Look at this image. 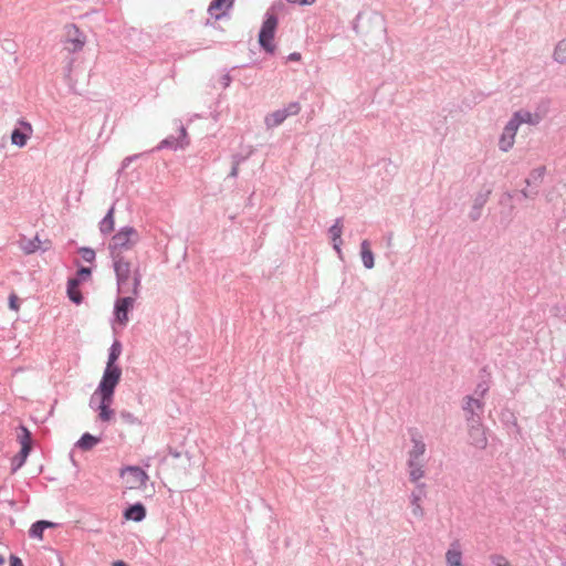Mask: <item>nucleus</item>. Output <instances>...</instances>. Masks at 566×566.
Instances as JSON below:
<instances>
[{
	"mask_svg": "<svg viewBox=\"0 0 566 566\" xmlns=\"http://www.w3.org/2000/svg\"><path fill=\"white\" fill-rule=\"evenodd\" d=\"M114 271L117 280L118 292L123 294H133L138 296L142 275L136 269L130 276V263L125 258H118L113 261Z\"/></svg>",
	"mask_w": 566,
	"mask_h": 566,
	"instance_id": "f257e3e1",
	"label": "nucleus"
},
{
	"mask_svg": "<svg viewBox=\"0 0 566 566\" xmlns=\"http://www.w3.org/2000/svg\"><path fill=\"white\" fill-rule=\"evenodd\" d=\"M138 240V233L133 227L122 228L113 238L109 243V251L113 261L118 258H124L122 252L132 249Z\"/></svg>",
	"mask_w": 566,
	"mask_h": 566,
	"instance_id": "f03ea898",
	"label": "nucleus"
},
{
	"mask_svg": "<svg viewBox=\"0 0 566 566\" xmlns=\"http://www.w3.org/2000/svg\"><path fill=\"white\" fill-rule=\"evenodd\" d=\"M122 369L119 367H108L106 366L101 379V382L95 391L103 397L108 399L114 396L115 388L120 380Z\"/></svg>",
	"mask_w": 566,
	"mask_h": 566,
	"instance_id": "7ed1b4c3",
	"label": "nucleus"
},
{
	"mask_svg": "<svg viewBox=\"0 0 566 566\" xmlns=\"http://www.w3.org/2000/svg\"><path fill=\"white\" fill-rule=\"evenodd\" d=\"M276 25L277 18L274 14L268 13L259 33L260 46L268 53H274L275 50V45L272 41L275 34Z\"/></svg>",
	"mask_w": 566,
	"mask_h": 566,
	"instance_id": "20e7f679",
	"label": "nucleus"
},
{
	"mask_svg": "<svg viewBox=\"0 0 566 566\" xmlns=\"http://www.w3.org/2000/svg\"><path fill=\"white\" fill-rule=\"evenodd\" d=\"M172 457L171 475L178 481L185 480L191 473V458L188 453H180L178 451L169 450Z\"/></svg>",
	"mask_w": 566,
	"mask_h": 566,
	"instance_id": "39448f33",
	"label": "nucleus"
},
{
	"mask_svg": "<svg viewBox=\"0 0 566 566\" xmlns=\"http://www.w3.org/2000/svg\"><path fill=\"white\" fill-rule=\"evenodd\" d=\"M300 111L301 105L297 102H292L286 107L268 114L264 118V124L268 129H272L280 126L289 116L297 115Z\"/></svg>",
	"mask_w": 566,
	"mask_h": 566,
	"instance_id": "423d86ee",
	"label": "nucleus"
},
{
	"mask_svg": "<svg viewBox=\"0 0 566 566\" xmlns=\"http://www.w3.org/2000/svg\"><path fill=\"white\" fill-rule=\"evenodd\" d=\"M120 476L125 479L129 489H142L148 481V474L139 467L128 465L120 470Z\"/></svg>",
	"mask_w": 566,
	"mask_h": 566,
	"instance_id": "0eeeda50",
	"label": "nucleus"
},
{
	"mask_svg": "<svg viewBox=\"0 0 566 566\" xmlns=\"http://www.w3.org/2000/svg\"><path fill=\"white\" fill-rule=\"evenodd\" d=\"M469 443L480 450H484L488 447V437L485 428L481 420H473L467 423Z\"/></svg>",
	"mask_w": 566,
	"mask_h": 566,
	"instance_id": "6e6552de",
	"label": "nucleus"
},
{
	"mask_svg": "<svg viewBox=\"0 0 566 566\" xmlns=\"http://www.w3.org/2000/svg\"><path fill=\"white\" fill-rule=\"evenodd\" d=\"M66 30L67 38L65 41V50L71 53L81 51L86 42V38L83 32H81L75 24L69 25Z\"/></svg>",
	"mask_w": 566,
	"mask_h": 566,
	"instance_id": "1a4fd4ad",
	"label": "nucleus"
},
{
	"mask_svg": "<svg viewBox=\"0 0 566 566\" xmlns=\"http://www.w3.org/2000/svg\"><path fill=\"white\" fill-rule=\"evenodd\" d=\"M484 403L472 396H465L463 398L462 409L464 411L467 423L472 422L473 420H481V415L483 412Z\"/></svg>",
	"mask_w": 566,
	"mask_h": 566,
	"instance_id": "9d476101",
	"label": "nucleus"
},
{
	"mask_svg": "<svg viewBox=\"0 0 566 566\" xmlns=\"http://www.w3.org/2000/svg\"><path fill=\"white\" fill-rule=\"evenodd\" d=\"M135 297L133 294L117 298L114 306V313L116 319L122 324L126 325L128 322V312L133 308Z\"/></svg>",
	"mask_w": 566,
	"mask_h": 566,
	"instance_id": "9b49d317",
	"label": "nucleus"
},
{
	"mask_svg": "<svg viewBox=\"0 0 566 566\" xmlns=\"http://www.w3.org/2000/svg\"><path fill=\"white\" fill-rule=\"evenodd\" d=\"M410 441L412 443L411 449L407 453V458L423 459L427 447L423 441V437L417 429H409Z\"/></svg>",
	"mask_w": 566,
	"mask_h": 566,
	"instance_id": "f8f14e48",
	"label": "nucleus"
},
{
	"mask_svg": "<svg viewBox=\"0 0 566 566\" xmlns=\"http://www.w3.org/2000/svg\"><path fill=\"white\" fill-rule=\"evenodd\" d=\"M517 129L518 125L511 118L505 125L499 140V147L502 151L506 153L513 147Z\"/></svg>",
	"mask_w": 566,
	"mask_h": 566,
	"instance_id": "ddd939ff",
	"label": "nucleus"
},
{
	"mask_svg": "<svg viewBox=\"0 0 566 566\" xmlns=\"http://www.w3.org/2000/svg\"><path fill=\"white\" fill-rule=\"evenodd\" d=\"M424 488V483H418L416 485V489L410 494L411 513L417 518H422L424 514L423 509L420 504L421 500L426 495Z\"/></svg>",
	"mask_w": 566,
	"mask_h": 566,
	"instance_id": "4468645a",
	"label": "nucleus"
},
{
	"mask_svg": "<svg viewBox=\"0 0 566 566\" xmlns=\"http://www.w3.org/2000/svg\"><path fill=\"white\" fill-rule=\"evenodd\" d=\"M424 459L407 458L409 480L416 484L424 476Z\"/></svg>",
	"mask_w": 566,
	"mask_h": 566,
	"instance_id": "2eb2a0df",
	"label": "nucleus"
},
{
	"mask_svg": "<svg viewBox=\"0 0 566 566\" xmlns=\"http://www.w3.org/2000/svg\"><path fill=\"white\" fill-rule=\"evenodd\" d=\"M491 192H492L491 189H486L485 191H480L479 193H476V196L473 200V206L471 208V211L469 212V218L472 221H478L481 218L482 208L488 202Z\"/></svg>",
	"mask_w": 566,
	"mask_h": 566,
	"instance_id": "dca6fc26",
	"label": "nucleus"
},
{
	"mask_svg": "<svg viewBox=\"0 0 566 566\" xmlns=\"http://www.w3.org/2000/svg\"><path fill=\"white\" fill-rule=\"evenodd\" d=\"M20 125L22 126L23 129H19V128L13 129V132L11 134V143L18 147H23L27 144V142L32 133V127H31V124H29L24 120H21Z\"/></svg>",
	"mask_w": 566,
	"mask_h": 566,
	"instance_id": "f3484780",
	"label": "nucleus"
},
{
	"mask_svg": "<svg viewBox=\"0 0 566 566\" xmlns=\"http://www.w3.org/2000/svg\"><path fill=\"white\" fill-rule=\"evenodd\" d=\"M27 438L28 441L22 442V448L20 452L12 459V472L18 471L24 464L32 449V439L30 432H27Z\"/></svg>",
	"mask_w": 566,
	"mask_h": 566,
	"instance_id": "a211bd4d",
	"label": "nucleus"
},
{
	"mask_svg": "<svg viewBox=\"0 0 566 566\" xmlns=\"http://www.w3.org/2000/svg\"><path fill=\"white\" fill-rule=\"evenodd\" d=\"M186 137H187L186 128L184 126H181L180 127V136L179 137L169 136V137L165 138L157 146V149H164V148L177 149V148H182L187 144V142H185Z\"/></svg>",
	"mask_w": 566,
	"mask_h": 566,
	"instance_id": "6ab92c4d",
	"label": "nucleus"
},
{
	"mask_svg": "<svg viewBox=\"0 0 566 566\" xmlns=\"http://www.w3.org/2000/svg\"><path fill=\"white\" fill-rule=\"evenodd\" d=\"M447 566H463L462 552L458 542H453L446 553Z\"/></svg>",
	"mask_w": 566,
	"mask_h": 566,
	"instance_id": "aec40b11",
	"label": "nucleus"
},
{
	"mask_svg": "<svg viewBox=\"0 0 566 566\" xmlns=\"http://www.w3.org/2000/svg\"><path fill=\"white\" fill-rule=\"evenodd\" d=\"M124 517L129 521L140 522L146 517V509L139 502L132 504L124 511Z\"/></svg>",
	"mask_w": 566,
	"mask_h": 566,
	"instance_id": "412c9836",
	"label": "nucleus"
},
{
	"mask_svg": "<svg viewBox=\"0 0 566 566\" xmlns=\"http://www.w3.org/2000/svg\"><path fill=\"white\" fill-rule=\"evenodd\" d=\"M520 126L521 124L537 125L541 122L538 114H533L528 111H517L511 117Z\"/></svg>",
	"mask_w": 566,
	"mask_h": 566,
	"instance_id": "4be33fe9",
	"label": "nucleus"
},
{
	"mask_svg": "<svg viewBox=\"0 0 566 566\" xmlns=\"http://www.w3.org/2000/svg\"><path fill=\"white\" fill-rule=\"evenodd\" d=\"M501 422L510 430L512 429L516 436L521 434V428L517 424V418L510 409H504L500 413Z\"/></svg>",
	"mask_w": 566,
	"mask_h": 566,
	"instance_id": "5701e85b",
	"label": "nucleus"
},
{
	"mask_svg": "<svg viewBox=\"0 0 566 566\" xmlns=\"http://www.w3.org/2000/svg\"><path fill=\"white\" fill-rule=\"evenodd\" d=\"M360 258L366 269L370 270L375 266V258L368 240H363L360 243Z\"/></svg>",
	"mask_w": 566,
	"mask_h": 566,
	"instance_id": "b1692460",
	"label": "nucleus"
},
{
	"mask_svg": "<svg viewBox=\"0 0 566 566\" xmlns=\"http://www.w3.org/2000/svg\"><path fill=\"white\" fill-rule=\"evenodd\" d=\"M80 286V279H69L67 281V296L69 298L75 303L81 304L83 301L82 293L78 290Z\"/></svg>",
	"mask_w": 566,
	"mask_h": 566,
	"instance_id": "393cba45",
	"label": "nucleus"
},
{
	"mask_svg": "<svg viewBox=\"0 0 566 566\" xmlns=\"http://www.w3.org/2000/svg\"><path fill=\"white\" fill-rule=\"evenodd\" d=\"M101 439L95 437L88 432L82 434V437L75 443V447L83 450L88 451L92 450L96 444H98Z\"/></svg>",
	"mask_w": 566,
	"mask_h": 566,
	"instance_id": "a878e982",
	"label": "nucleus"
},
{
	"mask_svg": "<svg viewBox=\"0 0 566 566\" xmlns=\"http://www.w3.org/2000/svg\"><path fill=\"white\" fill-rule=\"evenodd\" d=\"M113 402V397H109L106 399V397L101 396V402L97 406V409L99 410L98 417L102 421H108L111 420L114 411L111 409V405Z\"/></svg>",
	"mask_w": 566,
	"mask_h": 566,
	"instance_id": "bb28decb",
	"label": "nucleus"
},
{
	"mask_svg": "<svg viewBox=\"0 0 566 566\" xmlns=\"http://www.w3.org/2000/svg\"><path fill=\"white\" fill-rule=\"evenodd\" d=\"M99 230L103 234H108L114 230V206L109 208L106 216L99 222Z\"/></svg>",
	"mask_w": 566,
	"mask_h": 566,
	"instance_id": "cd10ccee",
	"label": "nucleus"
},
{
	"mask_svg": "<svg viewBox=\"0 0 566 566\" xmlns=\"http://www.w3.org/2000/svg\"><path fill=\"white\" fill-rule=\"evenodd\" d=\"M120 354H122V344H120V342L115 340L109 348L106 366L118 367L115 363L118 359V357L120 356Z\"/></svg>",
	"mask_w": 566,
	"mask_h": 566,
	"instance_id": "c85d7f7f",
	"label": "nucleus"
},
{
	"mask_svg": "<svg viewBox=\"0 0 566 566\" xmlns=\"http://www.w3.org/2000/svg\"><path fill=\"white\" fill-rule=\"evenodd\" d=\"M553 59L559 64H566V39L560 40L555 45Z\"/></svg>",
	"mask_w": 566,
	"mask_h": 566,
	"instance_id": "c756f323",
	"label": "nucleus"
},
{
	"mask_svg": "<svg viewBox=\"0 0 566 566\" xmlns=\"http://www.w3.org/2000/svg\"><path fill=\"white\" fill-rule=\"evenodd\" d=\"M20 248L27 253H34L38 249H40V240L38 237L34 239L22 238L20 240Z\"/></svg>",
	"mask_w": 566,
	"mask_h": 566,
	"instance_id": "7c9ffc66",
	"label": "nucleus"
},
{
	"mask_svg": "<svg viewBox=\"0 0 566 566\" xmlns=\"http://www.w3.org/2000/svg\"><path fill=\"white\" fill-rule=\"evenodd\" d=\"M332 241L342 240L343 218H337L334 224L328 229Z\"/></svg>",
	"mask_w": 566,
	"mask_h": 566,
	"instance_id": "2f4dec72",
	"label": "nucleus"
},
{
	"mask_svg": "<svg viewBox=\"0 0 566 566\" xmlns=\"http://www.w3.org/2000/svg\"><path fill=\"white\" fill-rule=\"evenodd\" d=\"M234 0H212L209 4L208 11L210 14H214V11L222 9H230Z\"/></svg>",
	"mask_w": 566,
	"mask_h": 566,
	"instance_id": "473e14b6",
	"label": "nucleus"
},
{
	"mask_svg": "<svg viewBox=\"0 0 566 566\" xmlns=\"http://www.w3.org/2000/svg\"><path fill=\"white\" fill-rule=\"evenodd\" d=\"M545 171L546 168L544 166L533 169L530 174V178L525 179L526 186H531L532 182H542Z\"/></svg>",
	"mask_w": 566,
	"mask_h": 566,
	"instance_id": "72a5a7b5",
	"label": "nucleus"
},
{
	"mask_svg": "<svg viewBox=\"0 0 566 566\" xmlns=\"http://www.w3.org/2000/svg\"><path fill=\"white\" fill-rule=\"evenodd\" d=\"M44 532V524L41 521L33 523L29 530V536L31 538L42 539Z\"/></svg>",
	"mask_w": 566,
	"mask_h": 566,
	"instance_id": "f704fd0d",
	"label": "nucleus"
},
{
	"mask_svg": "<svg viewBox=\"0 0 566 566\" xmlns=\"http://www.w3.org/2000/svg\"><path fill=\"white\" fill-rule=\"evenodd\" d=\"M119 418H120V420L124 423L129 424V426H134V424H139L140 423L138 418L135 417L134 413H132L130 411L122 410L119 412Z\"/></svg>",
	"mask_w": 566,
	"mask_h": 566,
	"instance_id": "c9c22d12",
	"label": "nucleus"
},
{
	"mask_svg": "<svg viewBox=\"0 0 566 566\" xmlns=\"http://www.w3.org/2000/svg\"><path fill=\"white\" fill-rule=\"evenodd\" d=\"M78 253L85 262L92 263L95 260L96 253L92 248L82 247L78 249Z\"/></svg>",
	"mask_w": 566,
	"mask_h": 566,
	"instance_id": "e433bc0d",
	"label": "nucleus"
},
{
	"mask_svg": "<svg viewBox=\"0 0 566 566\" xmlns=\"http://www.w3.org/2000/svg\"><path fill=\"white\" fill-rule=\"evenodd\" d=\"M490 559L493 566H512V564L503 555H492Z\"/></svg>",
	"mask_w": 566,
	"mask_h": 566,
	"instance_id": "4c0bfd02",
	"label": "nucleus"
},
{
	"mask_svg": "<svg viewBox=\"0 0 566 566\" xmlns=\"http://www.w3.org/2000/svg\"><path fill=\"white\" fill-rule=\"evenodd\" d=\"M242 159L243 158L240 157V156H233V165H232L231 171L229 174V177L235 178L238 176L239 165H240Z\"/></svg>",
	"mask_w": 566,
	"mask_h": 566,
	"instance_id": "58836bf2",
	"label": "nucleus"
},
{
	"mask_svg": "<svg viewBox=\"0 0 566 566\" xmlns=\"http://www.w3.org/2000/svg\"><path fill=\"white\" fill-rule=\"evenodd\" d=\"M91 269L90 268H85V266H81L78 270H77V277L76 279H80V282L82 280H85L86 277L91 276Z\"/></svg>",
	"mask_w": 566,
	"mask_h": 566,
	"instance_id": "ea45409f",
	"label": "nucleus"
},
{
	"mask_svg": "<svg viewBox=\"0 0 566 566\" xmlns=\"http://www.w3.org/2000/svg\"><path fill=\"white\" fill-rule=\"evenodd\" d=\"M140 155L136 154V155H132V156H128L126 157L123 163H122V169H126L134 160H136L137 158H139Z\"/></svg>",
	"mask_w": 566,
	"mask_h": 566,
	"instance_id": "a19ab883",
	"label": "nucleus"
},
{
	"mask_svg": "<svg viewBox=\"0 0 566 566\" xmlns=\"http://www.w3.org/2000/svg\"><path fill=\"white\" fill-rule=\"evenodd\" d=\"M488 390H489V386L485 382H480V384H478V386L475 388V394L483 397L488 392Z\"/></svg>",
	"mask_w": 566,
	"mask_h": 566,
	"instance_id": "79ce46f5",
	"label": "nucleus"
},
{
	"mask_svg": "<svg viewBox=\"0 0 566 566\" xmlns=\"http://www.w3.org/2000/svg\"><path fill=\"white\" fill-rule=\"evenodd\" d=\"M342 244H343L342 240L333 241V248L340 259L343 258Z\"/></svg>",
	"mask_w": 566,
	"mask_h": 566,
	"instance_id": "37998d69",
	"label": "nucleus"
},
{
	"mask_svg": "<svg viewBox=\"0 0 566 566\" xmlns=\"http://www.w3.org/2000/svg\"><path fill=\"white\" fill-rule=\"evenodd\" d=\"M231 81H232V78H231L230 74L227 73V74L222 75L220 83L226 88L230 85Z\"/></svg>",
	"mask_w": 566,
	"mask_h": 566,
	"instance_id": "c03bdc74",
	"label": "nucleus"
},
{
	"mask_svg": "<svg viewBox=\"0 0 566 566\" xmlns=\"http://www.w3.org/2000/svg\"><path fill=\"white\" fill-rule=\"evenodd\" d=\"M10 566H23L21 558L15 555L10 556Z\"/></svg>",
	"mask_w": 566,
	"mask_h": 566,
	"instance_id": "a18cd8bd",
	"label": "nucleus"
},
{
	"mask_svg": "<svg viewBox=\"0 0 566 566\" xmlns=\"http://www.w3.org/2000/svg\"><path fill=\"white\" fill-rule=\"evenodd\" d=\"M9 305L12 310H18V297L17 295L12 294L9 297Z\"/></svg>",
	"mask_w": 566,
	"mask_h": 566,
	"instance_id": "49530a36",
	"label": "nucleus"
},
{
	"mask_svg": "<svg viewBox=\"0 0 566 566\" xmlns=\"http://www.w3.org/2000/svg\"><path fill=\"white\" fill-rule=\"evenodd\" d=\"M290 3H298L302 6L312 4L315 0H287Z\"/></svg>",
	"mask_w": 566,
	"mask_h": 566,
	"instance_id": "de8ad7c7",
	"label": "nucleus"
},
{
	"mask_svg": "<svg viewBox=\"0 0 566 566\" xmlns=\"http://www.w3.org/2000/svg\"><path fill=\"white\" fill-rule=\"evenodd\" d=\"M289 61H300L301 54L298 52H293L287 56Z\"/></svg>",
	"mask_w": 566,
	"mask_h": 566,
	"instance_id": "09e8293b",
	"label": "nucleus"
},
{
	"mask_svg": "<svg viewBox=\"0 0 566 566\" xmlns=\"http://www.w3.org/2000/svg\"><path fill=\"white\" fill-rule=\"evenodd\" d=\"M41 523L44 524V530L45 528H50V527H54L56 524L53 523V522H50V521H44V520H41Z\"/></svg>",
	"mask_w": 566,
	"mask_h": 566,
	"instance_id": "8fccbe9b",
	"label": "nucleus"
},
{
	"mask_svg": "<svg viewBox=\"0 0 566 566\" xmlns=\"http://www.w3.org/2000/svg\"><path fill=\"white\" fill-rule=\"evenodd\" d=\"M23 436L20 438V443L22 444L23 441H28L27 432H30L27 428H22Z\"/></svg>",
	"mask_w": 566,
	"mask_h": 566,
	"instance_id": "3c124183",
	"label": "nucleus"
},
{
	"mask_svg": "<svg viewBox=\"0 0 566 566\" xmlns=\"http://www.w3.org/2000/svg\"><path fill=\"white\" fill-rule=\"evenodd\" d=\"M521 195H522L523 198H531L532 197L530 191L526 190V189L521 190Z\"/></svg>",
	"mask_w": 566,
	"mask_h": 566,
	"instance_id": "603ef678",
	"label": "nucleus"
},
{
	"mask_svg": "<svg viewBox=\"0 0 566 566\" xmlns=\"http://www.w3.org/2000/svg\"><path fill=\"white\" fill-rule=\"evenodd\" d=\"M113 566H128L124 560H116L113 563Z\"/></svg>",
	"mask_w": 566,
	"mask_h": 566,
	"instance_id": "864d4df0",
	"label": "nucleus"
},
{
	"mask_svg": "<svg viewBox=\"0 0 566 566\" xmlns=\"http://www.w3.org/2000/svg\"><path fill=\"white\" fill-rule=\"evenodd\" d=\"M4 564V558L0 555V566Z\"/></svg>",
	"mask_w": 566,
	"mask_h": 566,
	"instance_id": "5fc2aeb1",
	"label": "nucleus"
}]
</instances>
